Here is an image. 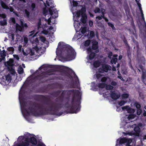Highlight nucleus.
<instances>
[{"mask_svg": "<svg viewBox=\"0 0 146 146\" xmlns=\"http://www.w3.org/2000/svg\"><path fill=\"white\" fill-rule=\"evenodd\" d=\"M25 90L21 89L19 93V99L20 104L23 107H27V109H25L22 110V114L25 119L30 115L35 116L51 115L60 116L63 114L62 112H59V109L61 107V104L56 102L59 101H62L66 96L69 99L71 96L72 98L71 104L68 102L65 104V107L68 109L66 110L68 113H76L80 111V102L79 99L81 98V94L79 90L71 89L62 90L60 95L55 99L56 102H53L52 105L48 108H42L38 104L33 103L31 102H27L23 98L25 94Z\"/></svg>", "mask_w": 146, "mask_h": 146, "instance_id": "1", "label": "nucleus"}, {"mask_svg": "<svg viewBox=\"0 0 146 146\" xmlns=\"http://www.w3.org/2000/svg\"><path fill=\"white\" fill-rule=\"evenodd\" d=\"M58 50L60 51L61 54L65 56L66 58L69 60L74 58L75 51L70 45L64 44L63 42H60L58 44Z\"/></svg>", "mask_w": 146, "mask_h": 146, "instance_id": "2", "label": "nucleus"}, {"mask_svg": "<svg viewBox=\"0 0 146 146\" xmlns=\"http://www.w3.org/2000/svg\"><path fill=\"white\" fill-rule=\"evenodd\" d=\"M18 141L22 142V144L19 143L17 146H29V143L33 144L35 145L36 143V140L34 136L32 134L27 133L24 134V136L19 137Z\"/></svg>", "mask_w": 146, "mask_h": 146, "instance_id": "3", "label": "nucleus"}, {"mask_svg": "<svg viewBox=\"0 0 146 146\" xmlns=\"http://www.w3.org/2000/svg\"><path fill=\"white\" fill-rule=\"evenodd\" d=\"M47 75L46 73H42L35 77L34 79H36L38 80L40 83H44L48 80L46 79Z\"/></svg>", "mask_w": 146, "mask_h": 146, "instance_id": "4", "label": "nucleus"}, {"mask_svg": "<svg viewBox=\"0 0 146 146\" xmlns=\"http://www.w3.org/2000/svg\"><path fill=\"white\" fill-rule=\"evenodd\" d=\"M48 96H47L39 95L36 96V98L37 100L41 101L45 104L48 105V102L50 101V100Z\"/></svg>", "mask_w": 146, "mask_h": 146, "instance_id": "5", "label": "nucleus"}, {"mask_svg": "<svg viewBox=\"0 0 146 146\" xmlns=\"http://www.w3.org/2000/svg\"><path fill=\"white\" fill-rule=\"evenodd\" d=\"M111 69V67L110 65L104 64H102L101 67L98 69V70L99 73H103L104 72H107Z\"/></svg>", "mask_w": 146, "mask_h": 146, "instance_id": "6", "label": "nucleus"}, {"mask_svg": "<svg viewBox=\"0 0 146 146\" xmlns=\"http://www.w3.org/2000/svg\"><path fill=\"white\" fill-rule=\"evenodd\" d=\"M133 127H134V131L135 132V133H132V132H127L125 133L123 132V133L125 135H135L137 136L139 135V133L140 131V129L139 127L137 126H135V125H132Z\"/></svg>", "mask_w": 146, "mask_h": 146, "instance_id": "7", "label": "nucleus"}, {"mask_svg": "<svg viewBox=\"0 0 146 146\" xmlns=\"http://www.w3.org/2000/svg\"><path fill=\"white\" fill-rule=\"evenodd\" d=\"M132 142V140L131 139H126L125 138H120L117 140L116 145L117 146V143H118L121 144L126 142L128 143H129Z\"/></svg>", "mask_w": 146, "mask_h": 146, "instance_id": "8", "label": "nucleus"}, {"mask_svg": "<svg viewBox=\"0 0 146 146\" xmlns=\"http://www.w3.org/2000/svg\"><path fill=\"white\" fill-rule=\"evenodd\" d=\"M92 49L93 50H95L96 53H98L99 50L98 48V42L95 40H92Z\"/></svg>", "mask_w": 146, "mask_h": 146, "instance_id": "9", "label": "nucleus"}, {"mask_svg": "<svg viewBox=\"0 0 146 146\" xmlns=\"http://www.w3.org/2000/svg\"><path fill=\"white\" fill-rule=\"evenodd\" d=\"M122 109L123 110H125L127 111V112L129 113H133L135 112L134 109L131 108L128 106L122 107Z\"/></svg>", "mask_w": 146, "mask_h": 146, "instance_id": "10", "label": "nucleus"}, {"mask_svg": "<svg viewBox=\"0 0 146 146\" xmlns=\"http://www.w3.org/2000/svg\"><path fill=\"white\" fill-rule=\"evenodd\" d=\"M110 96L111 98L114 100H117L120 97V95L114 91H111Z\"/></svg>", "mask_w": 146, "mask_h": 146, "instance_id": "11", "label": "nucleus"}, {"mask_svg": "<svg viewBox=\"0 0 146 146\" xmlns=\"http://www.w3.org/2000/svg\"><path fill=\"white\" fill-rule=\"evenodd\" d=\"M139 63L140 64H142V65H145L146 63V60L143 56H141L138 59Z\"/></svg>", "mask_w": 146, "mask_h": 146, "instance_id": "12", "label": "nucleus"}, {"mask_svg": "<svg viewBox=\"0 0 146 146\" xmlns=\"http://www.w3.org/2000/svg\"><path fill=\"white\" fill-rule=\"evenodd\" d=\"M5 85H7L10 82L11 80V76L10 74H8L6 76H5Z\"/></svg>", "mask_w": 146, "mask_h": 146, "instance_id": "13", "label": "nucleus"}, {"mask_svg": "<svg viewBox=\"0 0 146 146\" xmlns=\"http://www.w3.org/2000/svg\"><path fill=\"white\" fill-rule=\"evenodd\" d=\"M86 11V10L84 8H82L81 10L78 11L76 13L77 17H79L83 13H85Z\"/></svg>", "mask_w": 146, "mask_h": 146, "instance_id": "14", "label": "nucleus"}, {"mask_svg": "<svg viewBox=\"0 0 146 146\" xmlns=\"http://www.w3.org/2000/svg\"><path fill=\"white\" fill-rule=\"evenodd\" d=\"M116 9L115 7L112 5H110V13L113 16H115V11Z\"/></svg>", "mask_w": 146, "mask_h": 146, "instance_id": "15", "label": "nucleus"}, {"mask_svg": "<svg viewBox=\"0 0 146 146\" xmlns=\"http://www.w3.org/2000/svg\"><path fill=\"white\" fill-rule=\"evenodd\" d=\"M141 76V80L143 83L145 84L146 81V70H143Z\"/></svg>", "mask_w": 146, "mask_h": 146, "instance_id": "16", "label": "nucleus"}, {"mask_svg": "<svg viewBox=\"0 0 146 146\" xmlns=\"http://www.w3.org/2000/svg\"><path fill=\"white\" fill-rule=\"evenodd\" d=\"M61 91L60 90H58L53 92L51 94V95L54 97H57L60 94Z\"/></svg>", "mask_w": 146, "mask_h": 146, "instance_id": "17", "label": "nucleus"}, {"mask_svg": "<svg viewBox=\"0 0 146 146\" xmlns=\"http://www.w3.org/2000/svg\"><path fill=\"white\" fill-rule=\"evenodd\" d=\"M14 60L12 59H10L7 62V64L8 66L12 67L14 64Z\"/></svg>", "mask_w": 146, "mask_h": 146, "instance_id": "18", "label": "nucleus"}, {"mask_svg": "<svg viewBox=\"0 0 146 146\" xmlns=\"http://www.w3.org/2000/svg\"><path fill=\"white\" fill-rule=\"evenodd\" d=\"M1 6H2L3 8L6 9H9V7L7 5V4L4 3L3 1H1Z\"/></svg>", "mask_w": 146, "mask_h": 146, "instance_id": "19", "label": "nucleus"}, {"mask_svg": "<svg viewBox=\"0 0 146 146\" xmlns=\"http://www.w3.org/2000/svg\"><path fill=\"white\" fill-rule=\"evenodd\" d=\"M88 38L89 39H91L95 36L94 32L93 31H91L90 32L89 35L88 34L87 35Z\"/></svg>", "mask_w": 146, "mask_h": 146, "instance_id": "20", "label": "nucleus"}, {"mask_svg": "<svg viewBox=\"0 0 146 146\" xmlns=\"http://www.w3.org/2000/svg\"><path fill=\"white\" fill-rule=\"evenodd\" d=\"M101 64V62L98 60L95 61L93 63V66L95 68H97L99 67Z\"/></svg>", "mask_w": 146, "mask_h": 146, "instance_id": "21", "label": "nucleus"}, {"mask_svg": "<svg viewBox=\"0 0 146 146\" xmlns=\"http://www.w3.org/2000/svg\"><path fill=\"white\" fill-rule=\"evenodd\" d=\"M23 27V26H22L21 25H20L18 24H17L16 26V30L19 31H22L24 29Z\"/></svg>", "mask_w": 146, "mask_h": 146, "instance_id": "22", "label": "nucleus"}, {"mask_svg": "<svg viewBox=\"0 0 146 146\" xmlns=\"http://www.w3.org/2000/svg\"><path fill=\"white\" fill-rule=\"evenodd\" d=\"M89 58L90 60H92L94 59L96 55V54L93 52H91L89 53Z\"/></svg>", "mask_w": 146, "mask_h": 146, "instance_id": "23", "label": "nucleus"}, {"mask_svg": "<svg viewBox=\"0 0 146 146\" xmlns=\"http://www.w3.org/2000/svg\"><path fill=\"white\" fill-rule=\"evenodd\" d=\"M25 17L27 18H29L30 16V13L27 9L25 10Z\"/></svg>", "mask_w": 146, "mask_h": 146, "instance_id": "24", "label": "nucleus"}, {"mask_svg": "<svg viewBox=\"0 0 146 146\" xmlns=\"http://www.w3.org/2000/svg\"><path fill=\"white\" fill-rule=\"evenodd\" d=\"M134 105L135 106L137 109H140L141 107L140 104L137 101H136L134 103Z\"/></svg>", "mask_w": 146, "mask_h": 146, "instance_id": "25", "label": "nucleus"}, {"mask_svg": "<svg viewBox=\"0 0 146 146\" xmlns=\"http://www.w3.org/2000/svg\"><path fill=\"white\" fill-rule=\"evenodd\" d=\"M31 8V11H35L36 8V4L34 3H32Z\"/></svg>", "mask_w": 146, "mask_h": 146, "instance_id": "26", "label": "nucleus"}, {"mask_svg": "<svg viewBox=\"0 0 146 146\" xmlns=\"http://www.w3.org/2000/svg\"><path fill=\"white\" fill-rule=\"evenodd\" d=\"M2 52V53L1 55V56L3 60H5V56H6V53L5 50H3Z\"/></svg>", "mask_w": 146, "mask_h": 146, "instance_id": "27", "label": "nucleus"}, {"mask_svg": "<svg viewBox=\"0 0 146 146\" xmlns=\"http://www.w3.org/2000/svg\"><path fill=\"white\" fill-rule=\"evenodd\" d=\"M123 41L124 43L126 46H127L129 48L130 47L128 44V42L127 41V39L125 36L124 37V39L123 40Z\"/></svg>", "mask_w": 146, "mask_h": 146, "instance_id": "28", "label": "nucleus"}, {"mask_svg": "<svg viewBox=\"0 0 146 146\" xmlns=\"http://www.w3.org/2000/svg\"><path fill=\"white\" fill-rule=\"evenodd\" d=\"M106 84L105 83H100L98 84V87L100 88H103L106 87Z\"/></svg>", "mask_w": 146, "mask_h": 146, "instance_id": "29", "label": "nucleus"}, {"mask_svg": "<svg viewBox=\"0 0 146 146\" xmlns=\"http://www.w3.org/2000/svg\"><path fill=\"white\" fill-rule=\"evenodd\" d=\"M117 59L116 58H112L110 62L112 64L114 63L115 64L117 62Z\"/></svg>", "mask_w": 146, "mask_h": 146, "instance_id": "30", "label": "nucleus"}, {"mask_svg": "<svg viewBox=\"0 0 146 146\" xmlns=\"http://www.w3.org/2000/svg\"><path fill=\"white\" fill-rule=\"evenodd\" d=\"M135 1L137 2V4L138 6L139 9L141 13H143V11L141 7V4L137 1V0H135Z\"/></svg>", "mask_w": 146, "mask_h": 146, "instance_id": "31", "label": "nucleus"}, {"mask_svg": "<svg viewBox=\"0 0 146 146\" xmlns=\"http://www.w3.org/2000/svg\"><path fill=\"white\" fill-rule=\"evenodd\" d=\"M90 42L91 41L90 40H87L85 42L84 45L85 46H88L90 45Z\"/></svg>", "mask_w": 146, "mask_h": 146, "instance_id": "32", "label": "nucleus"}, {"mask_svg": "<svg viewBox=\"0 0 146 146\" xmlns=\"http://www.w3.org/2000/svg\"><path fill=\"white\" fill-rule=\"evenodd\" d=\"M113 87L110 85H106V88L107 90H111L113 89Z\"/></svg>", "mask_w": 146, "mask_h": 146, "instance_id": "33", "label": "nucleus"}, {"mask_svg": "<svg viewBox=\"0 0 146 146\" xmlns=\"http://www.w3.org/2000/svg\"><path fill=\"white\" fill-rule=\"evenodd\" d=\"M136 116L135 114L131 113L129 114L127 119H134L135 117Z\"/></svg>", "mask_w": 146, "mask_h": 146, "instance_id": "34", "label": "nucleus"}, {"mask_svg": "<svg viewBox=\"0 0 146 146\" xmlns=\"http://www.w3.org/2000/svg\"><path fill=\"white\" fill-rule=\"evenodd\" d=\"M0 24L2 26L6 25L7 24V20L6 19H3V21H0Z\"/></svg>", "mask_w": 146, "mask_h": 146, "instance_id": "35", "label": "nucleus"}, {"mask_svg": "<svg viewBox=\"0 0 146 146\" xmlns=\"http://www.w3.org/2000/svg\"><path fill=\"white\" fill-rule=\"evenodd\" d=\"M53 12H54V13L55 15L54 16H52V17L54 18H56L57 17H58V11L56 10V9H55L54 10H53Z\"/></svg>", "mask_w": 146, "mask_h": 146, "instance_id": "36", "label": "nucleus"}, {"mask_svg": "<svg viewBox=\"0 0 146 146\" xmlns=\"http://www.w3.org/2000/svg\"><path fill=\"white\" fill-rule=\"evenodd\" d=\"M24 72L23 69L22 67H20L18 70V72L19 74H21L23 73Z\"/></svg>", "mask_w": 146, "mask_h": 146, "instance_id": "37", "label": "nucleus"}, {"mask_svg": "<svg viewBox=\"0 0 146 146\" xmlns=\"http://www.w3.org/2000/svg\"><path fill=\"white\" fill-rule=\"evenodd\" d=\"M126 102L124 100H121L118 102V105L120 106L124 105Z\"/></svg>", "mask_w": 146, "mask_h": 146, "instance_id": "38", "label": "nucleus"}, {"mask_svg": "<svg viewBox=\"0 0 146 146\" xmlns=\"http://www.w3.org/2000/svg\"><path fill=\"white\" fill-rule=\"evenodd\" d=\"M94 12L95 13H100L101 12V10L99 8L96 7L94 10Z\"/></svg>", "mask_w": 146, "mask_h": 146, "instance_id": "39", "label": "nucleus"}, {"mask_svg": "<svg viewBox=\"0 0 146 146\" xmlns=\"http://www.w3.org/2000/svg\"><path fill=\"white\" fill-rule=\"evenodd\" d=\"M108 26L111 27L113 30H115L116 29L113 25V24L110 22H108Z\"/></svg>", "mask_w": 146, "mask_h": 146, "instance_id": "40", "label": "nucleus"}, {"mask_svg": "<svg viewBox=\"0 0 146 146\" xmlns=\"http://www.w3.org/2000/svg\"><path fill=\"white\" fill-rule=\"evenodd\" d=\"M7 50L9 52H12L11 54H13L14 51V49L13 47H9L7 48Z\"/></svg>", "mask_w": 146, "mask_h": 146, "instance_id": "41", "label": "nucleus"}, {"mask_svg": "<svg viewBox=\"0 0 146 146\" xmlns=\"http://www.w3.org/2000/svg\"><path fill=\"white\" fill-rule=\"evenodd\" d=\"M122 97L123 98H127L129 97V94L126 93H124L122 94Z\"/></svg>", "mask_w": 146, "mask_h": 146, "instance_id": "42", "label": "nucleus"}, {"mask_svg": "<svg viewBox=\"0 0 146 146\" xmlns=\"http://www.w3.org/2000/svg\"><path fill=\"white\" fill-rule=\"evenodd\" d=\"M86 27H83L81 29V32L82 34H84L86 32Z\"/></svg>", "mask_w": 146, "mask_h": 146, "instance_id": "43", "label": "nucleus"}, {"mask_svg": "<svg viewBox=\"0 0 146 146\" xmlns=\"http://www.w3.org/2000/svg\"><path fill=\"white\" fill-rule=\"evenodd\" d=\"M21 26H23V28L24 29V27H27V25L26 23H24L22 21H21Z\"/></svg>", "mask_w": 146, "mask_h": 146, "instance_id": "44", "label": "nucleus"}, {"mask_svg": "<svg viewBox=\"0 0 146 146\" xmlns=\"http://www.w3.org/2000/svg\"><path fill=\"white\" fill-rule=\"evenodd\" d=\"M142 111V110L141 109H137V114L138 115H140Z\"/></svg>", "mask_w": 146, "mask_h": 146, "instance_id": "45", "label": "nucleus"}, {"mask_svg": "<svg viewBox=\"0 0 146 146\" xmlns=\"http://www.w3.org/2000/svg\"><path fill=\"white\" fill-rule=\"evenodd\" d=\"M92 48H91L90 47H88L87 49V52L88 54H89L90 53L92 52Z\"/></svg>", "mask_w": 146, "mask_h": 146, "instance_id": "46", "label": "nucleus"}, {"mask_svg": "<svg viewBox=\"0 0 146 146\" xmlns=\"http://www.w3.org/2000/svg\"><path fill=\"white\" fill-rule=\"evenodd\" d=\"M131 25L132 28L133 29H135V25H134L133 20V19H132V20L131 21Z\"/></svg>", "mask_w": 146, "mask_h": 146, "instance_id": "47", "label": "nucleus"}, {"mask_svg": "<svg viewBox=\"0 0 146 146\" xmlns=\"http://www.w3.org/2000/svg\"><path fill=\"white\" fill-rule=\"evenodd\" d=\"M107 80V78L106 77H104L101 79V81L102 82H105Z\"/></svg>", "mask_w": 146, "mask_h": 146, "instance_id": "48", "label": "nucleus"}, {"mask_svg": "<svg viewBox=\"0 0 146 146\" xmlns=\"http://www.w3.org/2000/svg\"><path fill=\"white\" fill-rule=\"evenodd\" d=\"M78 3L76 1H73V5L74 7H76L78 5Z\"/></svg>", "mask_w": 146, "mask_h": 146, "instance_id": "49", "label": "nucleus"}, {"mask_svg": "<svg viewBox=\"0 0 146 146\" xmlns=\"http://www.w3.org/2000/svg\"><path fill=\"white\" fill-rule=\"evenodd\" d=\"M40 39L41 41L43 42H44L46 40V39L43 36H42L40 37Z\"/></svg>", "mask_w": 146, "mask_h": 146, "instance_id": "50", "label": "nucleus"}, {"mask_svg": "<svg viewBox=\"0 0 146 146\" xmlns=\"http://www.w3.org/2000/svg\"><path fill=\"white\" fill-rule=\"evenodd\" d=\"M113 55V53L111 51H110L109 52L108 54V57L110 58L111 59V56Z\"/></svg>", "mask_w": 146, "mask_h": 146, "instance_id": "51", "label": "nucleus"}, {"mask_svg": "<svg viewBox=\"0 0 146 146\" xmlns=\"http://www.w3.org/2000/svg\"><path fill=\"white\" fill-rule=\"evenodd\" d=\"M102 76V75L99 73H96V76L98 79L100 78Z\"/></svg>", "mask_w": 146, "mask_h": 146, "instance_id": "52", "label": "nucleus"}, {"mask_svg": "<svg viewBox=\"0 0 146 146\" xmlns=\"http://www.w3.org/2000/svg\"><path fill=\"white\" fill-rule=\"evenodd\" d=\"M82 18H84L86 19L87 18V16L86 14L85 13H83V14H82Z\"/></svg>", "mask_w": 146, "mask_h": 146, "instance_id": "53", "label": "nucleus"}, {"mask_svg": "<svg viewBox=\"0 0 146 146\" xmlns=\"http://www.w3.org/2000/svg\"><path fill=\"white\" fill-rule=\"evenodd\" d=\"M142 64H139V67L142 70V72L143 71V70H146V69H144L143 68V66L142 65Z\"/></svg>", "mask_w": 146, "mask_h": 146, "instance_id": "54", "label": "nucleus"}, {"mask_svg": "<svg viewBox=\"0 0 146 146\" xmlns=\"http://www.w3.org/2000/svg\"><path fill=\"white\" fill-rule=\"evenodd\" d=\"M81 21L83 24H85L86 23V19L84 18H81Z\"/></svg>", "mask_w": 146, "mask_h": 146, "instance_id": "55", "label": "nucleus"}, {"mask_svg": "<svg viewBox=\"0 0 146 146\" xmlns=\"http://www.w3.org/2000/svg\"><path fill=\"white\" fill-rule=\"evenodd\" d=\"M13 57L14 58H16L17 60H19L20 58L18 55L17 54L13 55Z\"/></svg>", "mask_w": 146, "mask_h": 146, "instance_id": "56", "label": "nucleus"}, {"mask_svg": "<svg viewBox=\"0 0 146 146\" xmlns=\"http://www.w3.org/2000/svg\"><path fill=\"white\" fill-rule=\"evenodd\" d=\"M127 56L129 59H130L131 58V54L130 52H127Z\"/></svg>", "mask_w": 146, "mask_h": 146, "instance_id": "57", "label": "nucleus"}, {"mask_svg": "<svg viewBox=\"0 0 146 146\" xmlns=\"http://www.w3.org/2000/svg\"><path fill=\"white\" fill-rule=\"evenodd\" d=\"M111 84L112 86H115L117 84V83L114 81H112L111 82Z\"/></svg>", "mask_w": 146, "mask_h": 146, "instance_id": "58", "label": "nucleus"}, {"mask_svg": "<svg viewBox=\"0 0 146 146\" xmlns=\"http://www.w3.org/2000/svg\"><path fill=\"white\" fill-rule=\"evenodd\" d=\"M49 13L50 15L51 16H53L52 15L53 14V11L51 9H50L49 10Z\"/></svg>", "mask_w": 146, "mask_h": 146, "instance_id": "59", "label": "nucleus"}, {"mask_svg": "<svg viewBox=\"0 0 146 146\" xmlns=\"http://www.w3.org/2000/svg\"><path fill=\"white\" fill-rule=\"evenodd\" d=\"M1 17L2 18L5 19L6 17V15L5 14H1Z\"/></svg>", "mask_w": 146, "mask_h": 146, "instance_id": "60", "label": "nucleus"}, {"mask_svg": "<svg viewBox=\"0 0 146 146\" xmlns=\"http://www.w3.org/2000/svg\"><path fill=\"white\" fill-rule=\"evenodd\" d=\"M89 25L90 27H92L93 25V21H89Z\"/></svg>", "mask_w": 146, "mask_h": 146, "instance_id": "61", "label": "nucleus"}, {"mask_svg": "<svg viewBox=\"0 0 146 146\" xmlns=\"http://www.w3.org/2000/svg\"><path fill=\"white\" fill-rule=\"evenodd\" d=\"M22 46L20 45L18 47V50L20 51L21 52L22 50Z\"/></svg>", "mask_w": 146, "mask_h": 146, "instance_id": "62", "label": "nucleus"}, {"mask_svg": "<svg viewBox=\"0 0 146 146\" xmlns=\"http://www.w3.org/2000/svg\"><path fill=\"white\" fill-rule=\"evenodd\" d=\"M27 121L29 123H33L34 121L33 119H26Z\"/></svg>", "mask_w": 146, "mask_h": 146, "instance_id": "63", "label": "nucleus"}, {"mask_svg": "<svg viewBox=\"0 0 146 146\" xmlns=\"http://www.w3.org/2000/svg\"><path fill=\"white\" fill-rule=\"evenodd\" d=\"M105 10L104 9H101V13H102V15L105 14Z\"/></svg>", "mask_w": 146, "mask_h": 146, "instance_id": "64", "label": "nucleus"}]
</instances>
